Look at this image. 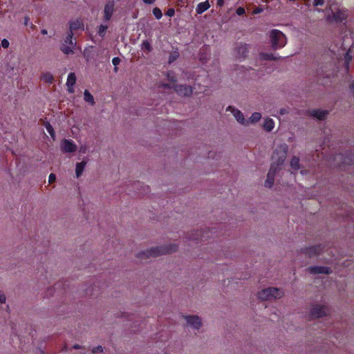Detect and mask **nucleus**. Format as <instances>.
Masks as SVG:
<instances>
[{"mask_svg": "<svg viewBox=\"0 0 354 354\" xmlns=\"http://www.w3.org/2000/svg\"><path fill=\"white\" fill-rule=\"evenodd\" d=\"M86 165V162L82 161L80 162H77L76 164V168H75V174L77 178H79L82 174V172L85 168V166Z\"/></svg>", "mask_w": 354, "mask_h": 354, "instance_id": "19", "label": "nucleus"}, {"mask_svg": "<svg viewBox=\"0 0 354 354\" xmlns=\"http://www.w3.org/2000/svg\"><path fill=\"white\" fill-rule=\"evenodd\" d=\"M263 11V9L260 7L256 8L254 10H252V14L256 15L261 12Z\"/></svg>", "mask_w": 354, "mask_h": 354, "instance_id": "45", "label": "nucleus"}, {"mask_svg": "<svg viewBox=\"0 0 354 354\" xmlns=\"http://www.w3.org/2000/svg\"><path fill=\"white\" fill-rule=\"evenodd\" d=\"M290 167L294 170H298L299 167V158L297 156H293L290 161Z\"/></svg>", "mask_w": 354, "mask_h": 354, "instance_id": "22", "label": "nucleus"}, {"mask_svg": "<svg viewBox=\"0 0 354 354\" xmlns=\"http://www.w3.org/2000/svg\"><path fill=\"white\" fill-rule=\"evenodd\" d=\"M120 59L119 57H114L112 60V62H113V64L115 66V68H114V71L115 72H117L118 71V68L116 67L117 65H118L120 62Z\"/></svg>", "mask_w": 354, "mask_h": 354, "instance_id": "33", "label": "nucleus"}, {"mask_svg": "<svg viewBox=\"0 0 354 354\" xmlns=\"http://www.w3.org/2000/svg\"><path fill=\"white\" fill-rule=\"evenodd\" d=\"M324 3V0H314V6H322Z\"/></svg>", "mask_w": 354, "mask_h": 354, "instance_id": "44", "label": "nucleus"}, {"mask_svg": "<svg viewBox=\"0 0 354 354\" xmlns=\"http://www.w3.org/2000/svg\"><path fill=\"white\" fill-rule=\"evenodd\" d=\"M287 113V111H286V109H281L280 110V114H281V115H283V114H285V113Z\"/></svg>", "mask_w": 354, "mask_h": 354, "instance_id": "50", "label": "nucleus"}, {"mask_svg": "<svg viewBox=\"0 0 354 354\" xmlns=\"http://www.w3.org/2000/svg\"><path fill=\"white\" fill-rule=\"evenodd\" d=\"M103 351V348L101 346H97L96 347H94L93 349H92V353H99V352H102Z\"/></svg>", "mask_w": 354, "mask_h": 354, "instance_id": "38", "label": "nucleus"}, {"mask_svg": "<svg viewBox=\"0 0 354 354\" xmlns=\"http://www.w3.org/2000/svg\"><path fill=\"white\" fill-rule=\"evenodd\" d=\"M61 149L64 153H72L76 151V145L68 140H64L61 144Z\"/></svg>", "mask_w": 354, "mask_h": 354, "instance_id": "13", "label": "nucleus"}, {"mask_svg": "<svg viewBox=\"0 0 354 354\" xmlns=\"http://www.w3.org/2000/svg\"><path fill=\"white\" fill-rule=\"evenodd\" d=\"M323 250V248L321 245H313L310 247L306 248L302 250L304 254L307 255L309 257H313L316 255L319 254Z\"/></svg>", "mask_w": 354, "mask_h": 354, "instance_id": "9", "label": "nucleus"}, {"mask_svg": "<svg viewBox=\"0 0 354 354\" xmlns=\"http://www.w3.org/2000/svg\"><path fill=\"white\" fill-rule=\"evenodd\" d=\"M41 34L46 35L47 34V30L46 29L41 30Z\"/></svg>", "mask_w": 354, "mask_h": 354, "instance_id": "51", "label": "nucleus"}, {"mask_svg": "<svg viewBox=\"0 0 354 354\" xmlns=\"http://www.w3.org/2000/svg\"><path fill=\"white\" fill-rule=\"evenodd\" d=\"M29 19V18L28 17H26L25 18V24L26 25L27 24V22H28V20Z\"/></svg>", "mask_w": 354, "mask_h": 354, "instance_id": "53", "label": "nucleus"}, {"mask_svg": "<svg viewBox=\"0 0 354 354\" xmlns=\"http://www.w3.org/2000/svg\"><path fill=\"white\" fill-rule=\"evenodd\" d=\"M236 12L238 15H242L245 13V9L243 7H239L236 9Z\"/></svg>", "mask_w": 354, "mask_h": 354, "instance_id": "40", "label": "nucleus"}, {"mask_svg": "<svg viewBox=\"0 0 354 354\" xmlns=\"http://www.w3.org/2000/svg\"><path fill=\"white\" fill-rule=\"evenodd\" d=\"M274 127V122L271 118H267L265 119L263 128L266 131H270Z\"/></svg>", "mask_w": 354, "mask_h": 354, "instance_id": "21", "label": "nucleus"}, {"mask_svg": "<svg viewBox=\"0 0 354 354\" xmlns=\"http://www.w3.org/2000/svg\"><path fill=\"white\" fill-rule=\"evenodd\" d=\"M308 270L310 274H329L332 272V270L326 266H310Z\"/></svg>", "mask_w": 354, "mask_h": 354, "instance_id": "11", "label": "nucleus"}, {"mask_svg": "<svg viewBox=\"0 0 354 354\" xmlns=\"http://www.w3.org/2000/svg\"><path fill=\"white\" fill-rule=\"evenodd\" d=\"M287 152L288 145L286 143L279 145L274 149L272 156V162L265 181V186L266 187L270 188L272 187L275 174L283 165L286 158Z\"/></svg>", "mask_w": 354, "mask_h": 354, "instance_id": "1", "label": "nucleus"}, {"mask_svg": "<svg viewBox=\"0 0 354 354\" xmlns=\"http://www.w3.org/2000/svg\"><path fill=\"white\" fill-rule=\"evenodd\" d=\"M142 48L146 49L148 52H150L152 50V48L151 46L150 43L147 40L143 41Z\"/></svg>", "mask_w": 354, "mask_h": 354, "instance_id": "31", "label": "nucleus"}, {"mask_svg": "<svg viewBox=\"0 0 354 354\" xmlns=\"http://www.w3.org/2000/svg\"><path fill=\"white\" fill-rule=\"evenodd\" d=\"M328 313V309L326 306L315 305L310 313V315L313 318H320L325 317Z\"/></svg>", "mask_w": 354, "mask_h": 354, "instance_id": "6", "label": "nucleus"}, {"mask_svg": "<svg viewBox=\"0 0 354 354\" xmlns=\"http://www.w3.org/2000/svg\"><path fill=\"white\" fill-rule=\"evenodd\" d=\"M73 348H75V349H78V348H80V346L78 344H75V345L73 346Z\"/></svg>", "mask_w": 354, "mask_h": 354, "instance_id": "52", "label": "nucleus"}, {"mask_svg": "<svg viewBox=\"0 0 354 354\" xmlns=\"http://www.w3.org/2000/svg\"><path fill=\"white\" fill-rule=\"evenodd\" d=\"M53 79V77L50 73L46 74L44 77V80L46 82H51Z\"/></svg>", "mask_w": 354, "mask_h": 354, "instance_id": "36", "label": "nucleus"}, {"mask_svg": "<svg viewBox=\"0 0 354 354\" xmlns=\"http://www.w3.org/2000/svg\"><path fill=\"white\" fill-rule=\"evenodd\" d=\"M224 3V0H217V5L218 6H222Z\"/></svg>", "mask_w": 354, "mask_h": 354, "instance_id": "48", "label": "nucleus"}, {"mask_svg": "<svg viewBox=\"0 0 354 354\" xmlns=\"http://www.w3.org/2000/svg\"><path fill=\"white\" fill-rule=\"evenodd\" d=\"M78 29L84 30V24L81 20L76 19L75 21L70 23V31L69 32H73Z\"/></svg>", "mask_w": 354, "mask_h": 354, "instance_id": "16", "label": "nucleus"}, {"mask_svg": "<svg viewBox=\"0 0 354 354\" xmlns=\"http://www.w3.org/2000/svg\"><path fill=\"white\" fill-rule=\"evenodd\" d=\"M328 113L329 111L327 110L309 109L305 111L304 115L306 116H310L313 118H316L319 120H324L326 118Z\"/></svg>", "mask_w": 354, "mask_h": 354, "instance_id": "7", "label": "nucleus"}, {"mask_svg": "<svg viewBox=\"0 0 354 354\" xmlns=\"http://www.w3.org/2000/svg\"><path fill=\"white\" fill-rule=\"evenodd\" d=\"M1 45L4 48H7L9 46V41L4 39L1 41Z\"/></svg>", "mask_w": 354, "mask_h": 354, "instance_id": "43", "label": "nucleus"}, {"mask_svg": "<svg viewBox=\"0 0 354 354\" xmlns=\"http://www.w3.org/2000/svg\"><path fill=\"white\" fill-rule=\"evenodd\" d=\"M55 180H56V176H55V174H53V173H52V174H50L49 175V176H48V183H49L50 184H51V183H54V182L55 181Z\"/></svg>", "mask_w": 354, "mask_h": 354, "instance_id": "37", "label": "nucleus"}, {"mask_svg": "<svg viewBox=\"0 0 354 354\" xmlns=\"http://www.w3.org/2000/svg\"><path fill=\"white\" fill-rule=\"evenodd\" d=\"M349 88H350L351 90L354 91V81L351 83V84L349 85Z\"/></svg>", "mask_w": 354, "mask_h": 354, "instance_id": "49", "label": "nucleus"}, {"mask_svg": "<svg viewBox=\"0 0 354 354\" xmlns=\"http://www.w3.org/2000/svg\"><path fill=\"white\" fill-rule=\"evenodd\" d=\"M76 83V76L74 73H69L66 82V85L68 86V91L69 93H74V88L73 86Z\"/></svg>", "mask_w": 354, "mask_h": 354, "instance_id": "15", "label": "nucleus"}, {"mask_svg": "<svg viewBox=\"0 0 354 354\" xmlns=\"http://www.w3.org/2000/svg\"><path fill=\"white\" fill-rule=\"evenodd\" d=\"M347 17L346 14L344 11L337 10L336 12L333 13L334 20L337 22H342Z\"/></svg>", "mask_w": 354, "mask_h": 354, "instance_id": "18", "label": "nucleus"}, {"mask_svg": "<svg viewBox=\"0 0 354 354\" xmlns=\"http://www.w3.org/2000/svg\"><path fill=\"white\" fill-rule=\"evenodd\" d=\"M114 1L113 0H109L107 3H106L104 6V20L106 21H108L111 19L112 15L114 11Z\"/></svg>", "mask_w": 354, "mask_h": 354, "instance_id": "12", "label": "nucleus"}, {"mask_svg": "<svg viewBox=\"0 0 354 354\" xmlns=\"http://www.w3.org/2000/svg\"><path fill=\"white\" fill-rule=\"evenodd\" d=\"M84 96L86 102L90 103L91 105L95 104L94 98L88 90L84 91Z\"/></svg>", "mask_w": 354, "mask_h": 354, "instance_id": "23", "label": "nucleus"}, {"mask_svg": "<svg viewBox=\"0 0 354 354\" xmlns=\"http://www.w3.org/2000/svg\"><path fill=\"white\" fill-rule=\"evenodd\" d=\"M205 238L204 235L201 234V232L196 231L195 234H192L189 236V239L192 240H203Z\"/></svg>", "mask_w": 354, "mask_h": 354, "instance_id": "25", "label": "nucleus"}, {"mask_svg": "<svg viewBox=\"0 0 354 354\" xmlns=\"http://www.w3.org/2000/svg\"><path fill=\"white\" fill-rule=\"evenodd\" d=\"M50 135L53 137V139H55V134L51 133V134H50Z\"/></svg>", "mask_w": 354, "mask_h": 354, "instance_id": "55", "label": "nucleus"}, {"mask_svg": "<svg viewBox=\"0 0 354 354\" xmlns=\"http://www.w3.org/2000/svg\"><path fill=\"white\" fill-rule=\"evenodd\" d=\"M229 109L232 110L233 115L239 122L242 124H245L244 115L239 110L232 108L231 106H229ZM246 123H248V122H246Z\"/></svg>", "mask_w": 354, "mask_h": 354, "instance_id": "17", "label": "nucleus"}, {"mask_svg": "<svg viewBox=\"0 0 354 354\" xmlns=\"http://www.w3.org/2000/svg\"><path fill=\"white\" fill-rule=\"evenodd\" d=\"M153 14L154 15L155 17L158 19H160L162 16V11L158 8H154L153 9Z\"/></svg>", "mask_w": 354, "mask_h": 354, "instance_id": "29", "label": "nucleus"}, {"mask_svg": "<svg viewBox=\"0 0 354 354\" xmlns=\"http://www.w3.org/2000/svg\"><path fill=\"white\" fill-rule=\"evenodd\" d=\"M175 10L174 8H169L166 12V15L169 17H173L174 15Z\"/></svg>", "mask_w": 354, "mask_h": 354, "instance_id": "41", "label": "nucleus"}, {"mask_svg": "<svg viewBox=\"0 0 354 354\" xmlns=\"http://www.w3.org/2000/svg\"><path fill=\"white\" fill-rule=\"evenodd\" d=\"M342 162L346 165H352L354 163V155L352 153L346 154L343 158Z\"/></svg>", "mask_w": 354, "mask_h": 354, "instance_id": "24", "label": "nucleus"}, {"mask_svg": "<svg viewBox=\"0 0 354 354\" xmlns=\"http://www.w3.org/2000/svg\"><path fill=\"white\" fill-rule=\"evenodd\" d=\"M173 88L179 95L185 97H190L193 93L192 87L185 84H175L173 85Z\"/></svg>", "mask_w": 354, "mask_h": 354, "instance_id": "8", "label": "nucleus"}, {"mask_svg": "<svg viewBox=\"0 0 354 354\" xmlns=\"http://www.w3.org/2000/svg\"><path fill=\"white\" fill-rule=\"evenodd\" d=\"M271 46L273 50L284 46L286 44V38L284 34L278 30H272L270 33Z\"/></svg>", "mask_w": 354, "mask_h": 354, "instance_id": "4", "label": "nucleus"}, {"mask_svg": "<svg viewBox=\"0 0 354 354\" xmlns=\"http://www.w3.org/2000/svg\"><path fill=\"white\" fill-rule=\"evenodd\" d=\"M179 57V53L178 52L172 53L169 58V63L171 64L174 62L176 59Z\"/></svg>", "mask_w": 354, "mask_h": 354, "instance_id": "30", "label": "nucleus"}, {"mask_svg": "<svg viewBox=\"0 0 354 354\" xmlns=\"http://www.w3.org/2000/svg\"><path fill=\"white\" fill-rule=\"evenodd\" d=\"M133 190L140 195H144L147 194L149 190V186L145 185L140 181H136L131 185Z\"/></svg>", "mask_w": 354, "mask_h": 354, "instance_id": "10", "label": "nucleus"}, {"mask_svg": "<svg viewBox=\"0 0 354 354\" xmlns=\"http://www.w3.org/2000/svg\"><path fill=\"white\" fill-rule=\"evenodd\" d=\"M147 4H152L156 0H142Z\"/></svg>", "mask_w": 354, "mask_h": 354, "instance_id": "47", "label": "nucleus"}, {"mask_svg": "<svg viewBox=\"0 0 354 354\" xmlns=\"http://www.w3.org/2000/svg\"><path fill=\"white\" fill-rule=\"evenodd\" d=\"M158 87H162L164 88H173V86H171V84L167 83H160L159 84Z\"/></svg>", "mask_w": 354, "mask_h": 354, "instance_id": "39", "label": "nucleus"}, {"mask_svg": "<svg viewBox=\"0 0 354 354\" xmlns=\"http://www.w3.org/2000/svg\"><path fill=\"white\" fill-rule=\"evenodd\" d=\"M168 80L172 82H176L177 81L176 77L173 75L172 72H169L167 73Z\"/></svg>", "mask_w": 354, "mask_h": 354, "instance_id": "34", "label": "nucleus"}, {"mask_svg": "<svg viewBox=\"0 0 354 354\" xmlns=\"http://www.w3.org/2000/svg\"><path fill=\"white\" fill-rule=\"evenodd\" d=\"M6 300L5 295L0 291V303H5Z\"/></svg>", "mask_w": 354, "mask_h": 354, "instance_id": "46", "label": "nucleus"}, {"mask_svg": "<svg viewBox=\"0 0 354 354\" xmlns=\"http://www.w3.org/2000/svg\"><path fill=\"white\" fill-rule=\"evenodd\" d=\"M73 32H68L60 48V50L66 55L74 53L73 48L76 45V41H73Z\"/></svg>", "mask_w": 354, "mask_h": 354, "instance_id": "5", "label": "nucleus"}, {"mask_svg": "<svg viewBox=\"0 0 354 354\" xmlns=\"http://www.w3.org/2000/svg\"><path fill=\"white\" fill-rule=\"evenodd\" d=\"M283 295L282 290L279 288H268L260 291L258 297L262 301H267L280 298Z\"/></svg>", "mask_w": 354, "mask_h": 354, "instance_id": "3", "label": "nucleus"}, {"mask_svg": "<svg viewBox=\"0 0 354 354\" xmlns=\"http://www.w3.org/2000/svg\"><path fill=\"white\" fill-rule=\"evenodd\" d=\"M261 118V113L259 112H255L252 114L251 117L250 118V120L252 123H255V122H257L258 121H259Z\"/></svg>", "mask_w": 354, "mask_h": 354, "instance_id": "27", "label": "nucleus"}, {"mask_svg": "<svg viewBox=\"0 0 354 354\" xmlns=\"http://www.w3.org/2000/svg\"><path fill=\"white\" fill-rule=\"evenodd\" d=\"M210 7V4L208 1H206L205 2L200 3L196 8V12L198 14H201L207 9H209Z\"/></svg>", "mask_w": 354, "mask_h": 354, "instance_id": "20", "label": "nucleus"}, {"mask_svg": "<svg viewBox=\"0 0 354 354\" xmlns=\"http://www.w3.org/2000/svg\"><path fill=\"white\" fill-rule=\"evenodd\" d=\"M208 157H209V158L212 157V151H209V152Z\"/></svg>", "mask_w": 354, "mask_h": 354, "instance_id": "54", "label": "nucleus"}, {"mask_svg": "<svg viewBox=\"0 0 354 354\" xmlns=\"http://www.w3.org/2000/svg\"><path fill=\"white\" fill-rule=\"evenodd\" d=\"M351 60V56L347 53L345 56V61L347 68H348V62Z\"/></svg>", "mask_w": 354, "mask_h": 354, "instance_id": "42", "label": "nucleus"}, {"mask_svg": "<svg viewBox=\"0 0 354 354\" xmlns=\"http://www.w3.org/2000/svg\"><path fill=\"white\" fill-rule=\"evenodd\" d=\"M188 324L192 326L194 328L198 329L201 326V321L197 315H188L185 316Z\"/></svg>", "mask_w": 354, "mask_h": 354, "instance_id": "14", "label": "nucleus"}, {"mask_svg": "<svg viewBox=\"0 0 354 354\" xmlns=\"http://www.w3.org/2000/svg\"><path fill=\"white\" fill-rule=\"evenodd\" d=\"M41 122L46 126L48 133H54L53 128L48 122H44L42 120H41Z\"/></svg>", "mask_w": 354, "mask_h": 354, "instance_id": "32", "label": "nucleus"}, {"mask_svg": "<svg viewBox=\"0 0 354 354\" xmlns=\"http://www.w3.org/2000/svg\"><path fill=\"white\" fill-rule=\"evenodd\" d=\"M260 57L261 59L264 60H277L278 58L275 57L272 54H268V53H260Z\"/></svg>", "mask_w": 354, "mask_h": 354, "instance_id": "26", "label": "nucleus"}, {"mask_svg": "<svg viewBox=\"0 0 354 354\" xmlns=\"http://www.w3.org/2000/svg\"><path fill=\"white\" fill-rule=\"evenodd\" d=\"M238 53L241 54L243 57L246 56V53H248V46L246 44H241L237 48Z\"/></svg>", "mask_w": 354, "mask_h": 354, "instance_id": "28", "label": "nucleus"}, {"mask_svg": "<svg viewBox=\"0 0 354 354\" xmlns=\"http://www.w3.org/2000/svg\"><path fill=\"white\" fill-rule=\"evenodd\" d=\"M178 246L176 244H169L151 248L138 254V259H148L151 257H156L162 254H170L177 250Z\"/></svg>", "mask_w": 354, "mask_h": 354, "instance_id": "2", "label": "nucleus"}, {"mask_svg": "<svg viewBox=\"0 0 354 354\" xmlns=\"http://www.w3.org/2000/svg\"><path fill=\"white\" fill-rule=\"evenodd\" d=\"M106 29H107V26H106L100 25L99 26V30H98L99 35H103V34L106 30Z\"/></svg>", "mask_w": 354, "mask_h": 354, "instance_id": "35", "label": "nucleus"}]
</instances>
